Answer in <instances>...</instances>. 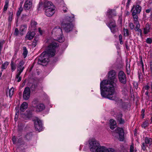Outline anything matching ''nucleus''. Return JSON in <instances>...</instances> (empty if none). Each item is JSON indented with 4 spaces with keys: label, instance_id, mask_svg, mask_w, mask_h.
<instances>
[{
    "label": "nucleus",
    "instance_id": "f257e3e1",
    "mask_svg": "<svg viewBox=\"0 0 152 152\" xmlns=\"http://www.w3.org/2000/svg\"><path fill=\"white\" fill-rule=\"evenodd\" d=\"M108 79L103 80L100 83L101 94L103 97L115 100V97L114 96V89L117 87L118 82L116 73L114 70H112L108 72Z\"/></svg>",
    "mask_w": 152,
    "mask_h": 152
},
{
    "label": "nucleus",
    "instance_id": "f03ea898",
    "mask_svg": "<svg viewBox=\"0 0 152 152\" xmlns=\"http://www.w3.org/2000/svg\"><path fill=\"white\" fill-rule=\"evenodd\" d=\"M59 46L58 43L53 42L48 45L46 50L42 52L38 58V64L44 66H46L49 61V57L55 56L56 49Z\"/></svg>",
    "mask_w": 152,
    "mask_h": 152
},
{
    "label": "nucleus",
    "instance_id": "7ed1b4c3",
    "mask_svg": "<svg viewBox=\"0 0 152 152\" xmlns=\"http://www.w3.org/2000/svg\"><path fill=\"white\" fill-rule=\"evenodd\" d=\"M73 18L74 17H66L64 20V23L62 24V27L66 32L72 31L74 28V26L72 23Z\"/></svg>",
    "mask_w": 152,
    "mask_h": 152
},
{
    "label": "nucleus",
    "instance_id": "20e7f679",
    "mask_svg": "<svg viewBox=\"0 0 152 152\" xmlns=\"http://www.w3.org/2000/svg\"><path fill=\"white\" fill-rule=\"evenodd\" d=\"M53 34L55 35V40L60 42L64 41V38L61 29L59 27H56L53 29L52 32Z\"/></svg>",
    "mask_w": 152,
    "mask_h": 152
},
{
    "label": "nucleus",
    "instance_id": "39448f33",
    "mask_svg": "<svg viewBox=\"0 0 152 152\" xmlns=\"http://www.w3.org/2000/svg\"><path fill=\"white\" fill-rule=\"evenodd\" d=\"M89 148L91 151L97 152L98 150L102 146L96 140H90L89 142Z\"/></svg>",
    "mask_w": 152,
    "mask_h": 152
},
{
    "label": "nucleus",
    "instance_id": "423d86ee",
    "mask_svg": "<svg viewBox=\"0 0 152 152\" xmlns=\"http://www.w3.org/2000/svg\"><path fill=\"white\" fill-rule=\"evenodd\" d=\"M116 133L119 135V140L121 141H123L124 138V133L123 129L121 128H117L115 130L112 132V134L113 136L116 137Z\"/></svg>",
    "mask_w": 152,
    "mask_h": 152
},
{
    "label": "nucleus",
    "instance_id": "0eeeda50",
    "mask_svg": "<svg viewBox=\"0 0 152 152\" xmlns=\"http://www.w3.org/2000/svg\"><path fill=\"white\" fill-rule=\"evenodd\" d=\"M24 64V62L23 60H21L18 64L17 68V70L18 72L16 75V78L19 77L24 69L25 67L23 66Z\"/></svg>",
    "mask_w": 152,
    "mask_h": 152
},
{
    "label": "nucleus",
    "instance_id": "6e6552de",
    "mask_svg": "<svg viewBox=\"0 0 152 152\" xmlns=\"http://www.w3.org/2000/svg\"><path fill=\"white\" fill-rule=\"evenodd\" d=\"M118 79L119 81L122 83L125 84L126 83V75L122 71H120L118 73Z\"/></svg>",
    "mask_w": 152,
    "mask_h": 152
},
{
    "label": "nucleus",
    "instance_id": "1a4fd4ad",
    "mask_svg": "<svg viewBox=\"0 0 152 152\" xmlns=\"http://www.w3.org/2000/svg\"><path fill=\"white\" fill-rule=\"evenodd\" d=\"M34 127L36 130H41L42 129V125L41 121L38 118L34 121Z\"/></svg>",
    "mask_w": 152,
    "mask_h": 152
},
{
    "label": "nucleus",
    "instance_id": "9d476101",
    "mask_svg": "<svg viewBox=\"0 0 152 152\" xmlns=\"http://www.w3.org/2000/svg\"><path fill=\"white\" fill-rule=\"evenodd\" d=\"M30 90L29 87H26L23 92V97L24 99L27 100L30 97Z\"/></svg>",
    "mask_w": 152,
    "mask_h": 152
},
{
    "label": "nucleus",
    "instance_id": "9b49d317",
    "mask_svg": "<svg viewBox=\"0 0 152 152\" xmlns=\"http://www.w3.org/2000/svg\"><path fill=\"white\" fill-rule=\"evenodd\" d=\"M45 14L48 17L52 16L54 13V9L53 8L50 7L45 10Z\"/></svg>",
    "mask_w": 152,
    "mask_h": 152
},
{
    "label": "nucleus",
    "instance_id": "f8f14e48",
    "mask_svg": "<svg viewBox=\"0 0 152 152\" xmlns=\"http://www.w3.org/2000/svg\"><path fill=\"white\" fill-rule=\"evenodd\" d=\"M97 152H114V151L112 148H108L106 147L102 146L98 150Z\"/></svg>",
    "mask_w": 152,
    "mask_h": 152
},
{
    "label": "nucleus",
    "instance_id": "ddd939ff",
    "mask_svg": "<svg viewBox=\"0 0 152 152\" xmlns=\"http://www.w3.org/2000/svg\"><path fill=\"white\" fill-rule=\"evenodd\" d=\"M45 107L44 104L39 103L35 108L37 112H40L42 111L45 109Z\"/></svg>",
    "mask_w": 152,
    "mask_h": 152
},
{
    "label": "nucleus",
    "instance_id": "4468645a",
    "mask_svg": "<svg viewBox=\"0 0 152 152\" xmlns=\"http://www.w3.org/2000/svg\"><path fill=\"white\" fill-rule=\"evenodd\" d=\"M132 10H133L132 12L134 13H139L141 10V7L139 5H136L134 7V6H133L132 8Z\"/></svg>",
    "mask_w": 152,
    "mask_h": 152
},
{
    "label": "nucleus",
    "instance_id": "2eb2a0df",
    "mask_svg": "<svg viewBox=\"0 0 152 152\" xmlns=\"http://www.w3.org/2000/svg\"><path fill=\"white\" fill-rule=\"evenodd\" d=\"M32 1L30 0H26L24 5V9L25 10H28L31 7Z\"/></svg>",
    "mask_w": 152,
    "mask_h": 152
},
{
    "label": "nucleus",
    "instance_id": "dca6fc26",
    "mask_svg": "<svg viewBox=\"0 0 152 152\" xmlns=\"http://www.w3.org/2000/svg\"><path fill=\"white\" fill-rule=\"evenodd\" d=\"M35 34L34 31L28 32L26 36V38L28 39L29 40H31L33 38Z\"/></svg>",
    "mask_w": 152,
    "mask_h": 152
},
{
    "label": "nucleus",
    "instance_id": "f3484780",
    "mask_svg": "<svg viewBox=\"0 0 152 152\" xmlns=\"http://www.w3.org/2000/svg\"><path fill=\"white\" fill-rule=\"evenodd\" d=\"M44 6L45 10L50 7L53 8V5L52 3L50 1H45L44 2Z\"/></svg>",
    "mask_w": 152,
    "mask_h": 152
},
{
    "label": "nucleus",
    "instance_id": "a211bd4d",
    "mask_svg": "<svg viewBox=\"0 0 152 152\" xmlns=\"http://www.w3.org/2000/svg\"><path fill=\"white\" fill-rule=\"evenodd\" d=\"M110 128L113 130L116 127V121L113 119H110Z\"/></svg>",
    "mask_w": 152,
    "mask_h": 152
},
{
    "label": "nucleus",
    "instance_id": "6ab92c4d",
    "mask_svg": "<svg viewBox=\"0 0 152 152\" xmlns=\"http://www.w3.org/2000/svg\"><path fill=\"white\" fill-rule=\"evenodd\" d=\"M107 25L110 28L111 27H114L117 26L114 20L111 19L110 20L109 22L107 24Z\"/></svg>",
    "mask_w": 152,
    "mask_h": 152
},
{
    "label": "nucleus",
    "instance_id": "aec40b11",
    "mask_svg": "<svg viewBox=\"0 0 152 152\" xmlns=\"http://www.w3.org/2000/svg\"><path fill=\"white\" fill-rule=\"evenodd\" d=\"M28 106V104L26 102H23L21 105L20 110L22 112L24 111L27 108Z\"/></svg>",
    "mask_w": 152,
    "mask_h": 152
},
{
    "label": "nucleus",
    "instance_id": "412c9836",
    "mask_svg": "<svg viewBox=\"0 0 152 152\" xmlns=\"http://www.w3.org/2000/svg\"><path fill=\"white\" fill-rule=\"evenodd\" d=\"M150 25L148 24H146L144 28V34H146L149 32H150Z\"/></svg>",
    "mask_w": 152,
    "mask_h": 152
},
{
    "label": "nucleus",
    "instance_id": "4be33fe9",
    "mask_svg": "<svg viewBox=\"0 0 152 152\" xmlns=\"http://www.w3.org/2000/svg\"><path fill=\"white\" fill-rule=\"evenodd\" d=\"M145 143L146 144L149 145V146H151L152 148V139L151 138H148L146 137L145 138Z\"/></svg>",
    "mask_w": 152,
    "mask_h": 152
},
{
    "label": "nucleus",
    "instance_id": "5701e85b",
    "mask_svg": "<svg viewBox=\"0 0 152 152\" xmlns=\"http://www.w3.org/2000/svg\"><path fill=\"white\" fill-rule=\"evenodd\" d=\"M39 103L38 99H34L32 102V106L33 107L35 108Z\"/></svg>",
    "mask_w": 152,
    "mask_h": 152
},
{
    "label": "nucleus",
    "instance_id": "b1692460",
    "mask_svg": "<svg viewBox=\"0 0 152 152\" xmlns=\"http://www.w3.org/2000/svg\"><path fill=\"white\" fill-rule=\"evenodd\" d=\"M117 120L120 124H123L124 123V120L122 118L121 114H119L118 115V116L117 118Z\"/></svg>",
    "mask_w": 152,
    "mask_h": 152
},
{
    "label": "nucleus",
    "instance_id": "393cba45",
    "mask_svg": "<svg viewBox=\"0 0 152 152\" xmlns=\"http://www.w3.org/2000/svg\"><path fill=\"white\" fill-rule=\"evenodd\" d=\"M37 24V23L35 21H31L30 26L32 30H35L36 29V27Z\"/></svg>",
    "mask_w": 152,
    "mask_h": 152
},
{
    "label": "nucleus",
    "instance_id": "a878e982",
    "mask_svg": "<svg viewBox=\"0 0 152 152\" xmlns=\"http://www.w3.org/2000/svg\"><path fill=\"white\" fill-rule=\"evenodd\" d=\"M32 133L31 132H29L27 133L25 136V138L26 140L27 141H29L32 138Z\"/></svg>",
    "mask_w": 152,
    "mask_h": 152
},
{
    "label": "nucleus",
    "instance_id": "bb28decb",
    "mask_svg": "<svg viewBox=\"0 0 152 152\" xmlns=\"http://www.w3.org/2000/svg\"><path fill=\"white\" fill-rule=\"evenodd\" d=\"M9 64V63L7 61L5 62L4 64H2L1 66V72H2L3 70L6 69L7 68Z\"/></svg>",
    "mask_w": 152,
    "mask_h": 152
},
{
    "label": "nucleus",
    "instance_id": "cd10ccee",
    "mask_svg": "<svg viewBox=\"0 0 152 152\" xmlns=\"http://www.w3.org/2000/svg\"><path fill=\"white\" fill-rule=\"evenodd\" d=\"M109 28L111 32L113 34H115L118 31V29L117 27V26L111 27H110Z\"/></svg>",
    "mask_w": 152,
    "mask_h": 152
},
{
    "label": "nucleus",
    "instance_id": "c85d7f7f",
    "mask_svg": "<svg viewBox=\"0 0 152 152\" xmlns=\"http://www.w3.org/2000/svg\"><path fill=\"white\" fill-rule=\"evenodd\" d=\"M12 72L14 71L16 69V65L13 61H11L10 64Z\"/></svg>",
    "mask_w": 152,
    "mask_h": 152
},
{
    "label": "nucleus",
    "instance_id": "c756f323",
    "mask_svg": "<svg viewBox=\"0 0 152 152\" xmlns=\"http://www.w3.org/2000/svg\"><path fill=\"white\" fill-rule=\"evenodd\" d=\"M39 40V38L37 37H35L32 42V45L33 47H35L37 45V43Z\"/></svg>",
    "mask_w": 152,
    "mask_h": 152
},
{
    "label": "nucleus",
    "instance_id": "7c9ffc66",
    "mask_svg": "<svg viewBox=\"0 0 152 152\" xmlns=\"http://www.w3.org/2000/svg\"><path fill=\"white\" fill-rule=\"evenodd\" d=\"M26 116L28 118H30L32 117V110L26 111Z\"/></svg>",
    "mask_w": 152,
    "mask_h": 152
},
{
    "label": "nucleus",
    "instance_id": "2f4dec72",
    "mask_svg": "<svg viewBox=\"0 0 152 152\" xmlns=\"http://www.w3.org/2000/svg\"><path fill=\"white\" fill-rule=\"evenodd\" d=\"M108 15H114L115 16L116 15V13L114 10L112 9H109L107 11Z\"/></svg>",
    "mask_w": 152,
    "mask_h": 152
},
{
    "label": "nucleus",
    "instance_id": "473e14b6",
    "mask_svg": "<svg viewBox=\"0 0 152 152\" xmlns=\"http://www.w3.org/2000/svg\"><path fill=\"white\" fill-rule=\"evenodd\" d=\"M23 56L24 58H25L27 55L28 51L26 47H23Z\"/></svg>",
    "mask_w": 152,
    "mask_h": 152
},
{
    "label": "nucleus",
    "instance_id": "72a5a7b5",
    "mask_svg": "<svg viewBox=\"0 0 152 152\" xmlns=\"http://www.w3.org/2000/svg\"><path fill=\"white\" fill-rule=\"evenodd\" d=\"M37 88V85L34 84H32L30 87V90L32 91H35Z\"/></svg>",
    "mask_w": 152,
    "mask_h": 152
},
{
    "label": "nucleus",
    "instance_id": "f704fd0d",
    "mask_svg": "<svg viewBox=\"0 0 152 152\" xmlns=\"http://www.w3.org/2000/svg\"><path fill=\"white\" fill-rule=\"evenodd\" d=\"M137 150L135 148L134 149V144L132 143L130 146V152H136Z\"/></svg>",
    "mask_w": 152,
    "mask_h": 152
},
{
    "label": "nucleus",
    "instance_id": "c9c22d12",
    "mask_svg": "<svg viewBox=\"0 0 152 152\" xmlns=\"http://www.w3.org/2000/svg\"><path fill=\"white\" fill-rule=\"evenodd\" d=\"M14 90V88L13 87L11 88L9 90V95L10 97H11L13 94V92Z\"/></svg>",
    "mask_w": 152,
    "mask_h": 152
},
{
    "label": "nucleus",
    "instance_id": "e433bc0d",
    "mask_svg": "<svg viewBox=\"0 0 152 152\" xmlns=\"http://www.w3.org/2000/svg\"><path fill=\"white\" fill-rule=\"evenodd\" d=\"M23 10V8L22 7V5H20L19 8V10L18 12L17 15L18 16H19Z\"/></svg>",
    "mask_w": 152,
    "mask_h": 152
},
{
    "label": "nucleus",
    "instance_id": "4c0bfd02",
    "mask_svg": "<svg viewBox=\"0 0 152 152\" xmlns=\"http://www.w3.org/2000/svg\"><path fill=\"white\" fill-rule=\"evenodd\" d=\"M124 36H128L129 35V32L127 29L124 28Z\"/></svg>",
    "mask_w": 152,
    "mask_h": 152
},
{
    "label": "nucleus",
    "instance_id": "58836bf2",
    "mask_svg": "<svg viewBox=\"0 0 152 152\" xmlns=\"http://www.w3.org/2000/svg\"><path fill=\"white\" fill-rule=\"evenodd\" d=\"M148 146V145L143 142L142 144V148L143 151H145L146 149V147Z\"/></svg>",
    "mask_w": 152,
    "mask_h": 152
},
{
    "label": "nucleus",
    "instance_id": "ea45409f",
    "mask_svg": "<svg viewBox=\"0 0 152 152\" xmlns=\"http://www.w3.org/2000/svg\"><path fill=\"white\" fill-rule=\"evenodd\" d=\"M148 122L146 121L143 122L142 124V127L145 128L148 126Z\"/></svg>",
    "mask_w": 152,
    "mask_h": 152
},
{
    "label": "nucleus",
    "instance_id": "a19ab883",
    "mask_svg": "<svg viewBox=\"0 0 152 152\" xmlns=\"http://www.w3.org/2000/svg\"><path fill=\"white\" fill-rule=\"evenodd\" d=\"M130 64H129L128 67H127V65H126V72L127 73V74H128V75L130 74Z\"/></svg>",
    "mask_w": 152,
    "mask_h": 152
},
{
    "label": "nucleus",
    "instance_id": "79ce46f5",
    "mask_svg": "<svg viewBox=\"0 0 152 152\" xmlns=\"http://www.w3.org/2000/svg\"><path fill=\"white\" fill-rule=\"evenodd\" d=\"M19 33V30L18 28H16L15 29V32L14 33V35L16 36H17Z\"/></svg>",
    "mask_w": 152,
    "mask_h": 152
},
{
    "label": "nucleus",
    "instance_id": "37998d69",
    "mask_svg": "<svg viewBox=\"0 0 152 152\" xmlns=\"http://www.w3.org/2000/svg\"><path fill=\"white\" fill-rule=\"evenodd\" d=\"M26 29H24L23 28H22V27H20V34L21 35H22L23 34V31H25Z\"/></svg>",
    "mask_w": 152,
    "mask_h": 152
},
{
    "label": "nucleus",
    "instance_id": "c03bdc74",
    "mask_svg": "<svg viewBox=\"0 0 152 152\" xmlns=\"http://www.w3.org/2000/svg\"><path fill=\"white\" fill-rule=\"evenodd\" d=\"M63 7V10L64 12H67V8L66 7V5L65 4H64L63 6H62Z\"/></svg>",
    "mask_w": 152,
    "mask_h": 152
},
{
    "label": "nucleus",
    "instance_id": "a18cd8bd",
    "mask_svg": "<svg viewBox=\"0 0 152 152\" xmlns=\"http://www.w3.org/2000/svg\"><path fill=\"white\" fill-rule=\"evenodd\" d=\"M136 26L135 28H134V30L136 31H138V30L140 29L139 28L140 25L139 24H136Z\"/></svg>",
    "mask_w": 152,
    "mask_h": 152
},
{
    "label": "nucleus",
    "instance_id": "49530a36",
    "mask_svg": "<svg viewBox=\"0 0 152 152\" xmlns=\"http://www.w3.org/2000/svg\"><path fill=\"white\" fill-rule=\"evenodd\" d=\"M129 26L130 29L132 30L134 28V25L132 23H130L129 24Z\"/></svg>",
    "mask_w": 152,
    "mask_h": 152
},
{
    "label": "nucleus",
    "instance_id": "de8ad7c7",
    "mask_svg": "<svg viewBox=\"0 0 152 152\" xmlns=\"http://www.w3.org/2000/svg\"><path fill=\"white\" fill-rule=\"evenodd\" d=\"M146 42L148 44H151L152 42V40L150 38H147L146 40Z\"/></svg>",
    "mask_w": 152,
    "mask_h": 152
},
{
    "label": "nucleus",
    "instance_id": "09e8293b",
    "mask_svg": "<svg viewBox=\"0 0 152 152\" xmlns=\"http://www.w3.org/2000/svg\"><path fill=\"white\" fill-rule=\"evenodd\" d=\"M10 16H9V18L8 19L9 22H11L12 20V14L11 13V12H10Z\"/></svg>",
    "mask_w": 152,
    "mask_h": 152
},
{
    "label": "nucleus",
    "instance_id": "8fccbe9b",
    "mask_svg": "<svg viewBox=\"0 0 152 152\" xmlns=\"http://www.w3.org/2000/svg\"><path fill=\"white\" fill-rule=\"evenodd\" d=\"M137 13H134V12H132V15L133 19H137L138 18V16L137 15Z\"/></svg>",
    "mask_w": 152,
    "mask_h": 152
},
{
    "label": "nucleus",
    "instance_id": "3c124183",
    "mask_svg": "<svg viewBox=\"0 0 152 152\" xmlns=\"http://www.w3.org/2000/svg\"><path fill=\"white\" fill-rule=\"evenodd\" d=\"M134 23L135 24H139V21L138 20V19H134Z\"/></svg>",
    "mask_w": 152,
    "mask_h": 152
},
{
    "label": "nucleus",
    "instance_id": "603ef678",
    "mask_svg": "<svg viewBox=\"0 0 152 152\" xmlns=\"http://www.w3.org/2000/svg\"><path fill=\"white\" fill-rule=\"evenodd\" d=\"M145 110L144 109H142V110L141 111V115L142 116V118H144V113H145Z\"/></svg>",
    "mask_w": 152,
    "mask_h": 152
},
{
    "label": "nucleus",
    "instance_id": "864d4df0",
    "mask_svg": "<svg viewBox=\"0 0 152 152\" xmlns=\"http://www.w3.org/2000/svg\"><path fill=\"white\" fill-rule=\"evenodd\" d=\"M8 7V5L5 4V5L4 6V7L3 8V10L4 11H6L7 10Z\"/></svg>",
    "mask_w": 152,
    "mask_h": 152
},
{
    "label": "nucleus",
    "instance_id": "5fc2aeb1",
    "mask_svg": "<svg viewBox=\"0 0 152 152\" xmlns=\"http://www.w3.org/2000/svg\"><path fill=\"white\" fill-rule=\"evenodd\" d=\"M140 64H141L142 70H144V65H143V63L142 61V59H141V60L140 61Z\"/></svg>",
    "mask_w": 152,
    "mask_h": 152
},
{
    "label": "nucleus",
    "instance_id": "6e6d98bb",
    "mask_svg": "<svg viewBox=\"0 0 152 152\" xmlns=\"http://www.w3.org/2000/svg\"><path fill=\"white\" fill-rule=\"evenodd\" d=\"M12 142L14 144L16 142V138L15 136H13L12 137Z\"/></svg>",
    "mask_w": 152,
    "mask_h": 152
},
{
    "label": "nucleus",
    "instance_id": "4d7b16f0",
    "mask_svg": "<svg viewBox=\"0 0 152 152\" xmlns=\"http://www.w3.org/2000/svg\"><path fill=\"white\" fill-rule=\"evenodd\" d=\"M131 0H127V2L126 3V6L128 7L130 4Z\"/></svg>",
    "mask_w": 152,
    "mask_h": 152
},
{
    "label": "nucleus",
    "instance_id": "13d9d810",
    "mask_svg": "<svg viewBox=\"0 0 152 152\" xmlns=\"http://www.w3.org/2000/svg\"><path fill=\"white\" fill-rule=\"evenodd\" d=\"M144 88L146 90H148L150 88V86L148 85L145 86Z\"/></svg>",
    "mask_w": 152,
    "mask_h": 152
},
{
    "label": "nucleus",
    "instance_id": "bf43d9fd",
    "mask_svg": "<svg viewBox=\"0 0 152 152\" xmlns=\"http://www.w3.org/2000/svg\"><path fill=\"white\" fill-rule=\"evenodd\" d=\"M21 27H22V28H23L24 29H26L27 25H22Z\"/></svg>",
    "mask_w": 152,
    "mask_h": 152
},
{
    "label": "nucleus",
    "instance_id": "052dcab7",
    "mask_svg": "<svg viewBox=\"0 0 152 152\" xmlns=\"http://www.w3.org/2000/svg\"><path fill=\"white\" fill-rule=\"evenodd\" d=\"M138 31L139 33H140V35L141 36H142V31L141 29H140L139 30H138V31Z\"/></svg>",
    "mask_w": 152,
    "mask_h": 152
},
{
    "label": "nucleus",
    "instance_id": "680f3d73",
    "mask_svg": "<svg viewBox=\"0 0 152 152\" xmlns=\"http://www.w3.org/2000/svg\"><path fill=\"white\" fill-rule=\"evenodd\" d=\"M10 0H5V4L8 5Z\"/></svg>",
    "mask_w": 152,
    "mask_h": 152
},
{
    "label": "nucleus",
    "instance_id": "e2e57ef3",
    "mask_svg": "<svg viewBox=\"0 0 152 152\" xmlns=\"http://www.w3.org/2000/svg\"><path fill=\"white\" fill-rule=\"evenodd\" d=\"M151 9L150 8V9H147L145 11L146 13H149L151 12Z\"/></svg>",
    "mask_w": 152,
    "mask_h": 152
},
{
    "label": "nucleus",
    "instance_id": "0e129e2a",
    "mask_svg": "<svg viewBox=\"0 0 152 152\" xmlns=\"http://www.w3.org/2000/svg\"><path fill=\"white\" fill-rule=\"evenodd\" d=\"M17 79H18V78H17ZM18 78V80L17 81L18 82H20L21 80V77H19Z\"/></svg>",
    "mask_w": 152,
    "mask_h": 152
},
{
    "label": "nucleus",
    "instance_id": "69168bd1",
    "mask_svg": "<svg viewBox=\"0 0 152 152\" xmlns=\"http://www.w3.org/2000/svg\"><path fill=\"white\" fill-rule=\"evenodd\" d=\"M119 39V41H120V44L121 45L123 44V41H122V39Z\"/></svg>",
    "mask_w": 152,
    "mask_h": 152
},
{
    "label": "nucleus",
    "instance_id": "338daca9",
    "mask_svg": "<svg viewBox=\"0 0 152 152\" xmlns=\"http://www.w3.org/2000/svg\"><path fill=\"white\" fill-rule=\"evenodd\" d=\"M119 39H122V36L121 34H120L119 36Z\"/></svg>",
    "mask_w": 152,
    "mask_h": 152
},
{
    "label": "nucleus",
    "instance_id": "774afa93",
    "mask_svg": "<svg viewBox=\"0 0 152 152\" xmlns=\"http://www.w3.org/2000/svg\"><path fill=\"white\" fill-rule=\"evenodd\" d=\"M19 111V110H18L16 109V115L17 114V113H18Z\"/></svg>",
    "mask_w": 152,
    "mask_h": 152
}]
</instances>
